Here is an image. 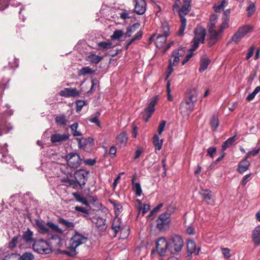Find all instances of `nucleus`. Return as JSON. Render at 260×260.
<instances>
[{
  "label": "nucleus",
  "instance_id": "2eb2a0df",
  "mask_svg": "<svg viewBox=\"0 0 260 260\" xmlns=\"http://www.w3.org/2000/svg\"><path fill=\"white\" fill-rule=\"evenodd\" d=\"M80 94V92L76 88H65L59 92V95L66 98L76 97Z\"/></svg>",
  "mask_w": 260,
  "mask_h": 260
},
{
  "label": "nucleus",
  "instance_id": "aec40b11",
  "mask_svg": "<svg viewBox=\"0 0 260 260\" xmlns=\"http://www.w3.org/2000/svg\"><path fill=\"white\" fill-rule=\"evenodd\" d=\"M121 226V221L120 218L116 217L114 218L112 224L111 226L112 230L114 232L113 236L115 237L118 233V232L120 230Z\"/></svg>",
  "mask_w": 260,
  "mask_h": 260
},
{
  "label": "nucleus",
  "instance_id": "338daca9",
  "mask_svg": "<svg viewBox=\"0 0 260 260\" xmlns=\"http://www.w3.org/2000/svg\"><path fill=\"white\" fill-rule=\"evenodd\" d=\"M149 210V205L148 204H144L142 207H139V214L141 213L142 216H144Z\"/></svg>",
  "mask_w": 260,
  "mask_h": 260
},
{
  "label": "nucleus",
  "instance_id": "603ef678",
  "mask_svg": "<svg viewBox=\"0 0 260 260\" xmlns=\"http://www.w3.org/2000/svg\"><path fill=\"white\" fill-rule=\"evenodd\" d=\"M86 105L85 101L78 100L76 102V110L77 112H79L82 110L83 106Z\"/></svg>",
  "mask_w": 260,
  "mask_h": 260
},
{
  "label": "nucleus",
  "instance_id": "3c124183",
  "mask_svg": "<svg viewBox=\"0 0 260 260\" xmlns=\"http://www.w3.org/2000/svg\"><path fill=\"white\" fill-rule=\"evenodd\" d=\"M94 71L89 67H85L81 69L79 71V75H86L87 74H92Z\"/></svg>",
  "mask_w": 260,
  "mask_h": 260
},
{
  "label": "nucleus",
  "instance_id": "f3484780",
  "mask_svg": "<svg viewBox=\"0 0 260 260\" xmlns=\"http://www.w3.org/2000/svg\"><path fill=\"white\" fill-rule=\"evenodd\" d=\"M91 220L92 222L94 223L96 226L101 231H104L106 229V220L101 217H91Z\"/></svg>",
  "mask_w": 260,
  "mask_h": 260
},
{
  "label": "nucleus",
  "instance_id": "680f3d73",
  "mask_svg": "<svg viewBox=\"0 0 260 260\" xmlns=\"http://www.w3.org/2000/svg\"><path fill=\"white\" fill-rule=\"evenodd\" d=\"M100 115V112H96L94 117H91L89 119V121L91 123L96 124L99 126H100V122L98 119V117Z\"/></svg>",
  "mask_w": 260,
  "mask_h": 260
},
{
  "label": "nucleus",
  "instance_id": "6e6552de",
  "mask_svg": "<svg viewBox=\"0 0 260 260\" xmlns=\"http://www.w3.org/2000/svg\"><path fill=\"white\" fill-rule=\"evenodd\" d=\"M88 171L82 169L78 170L75 172V179L81 187L82 188L85 185L88 178Z\"/></svg>",
  "mask_w": 260,
  "mask_h": 260
},
{
  "label": "nucleus",
  "instance_id": "412c9836",
  "mask_svg": "<svg viewBox=\"0 0 260 260\" xmlns=\"http://www.w3.org/2000/svg\"><path fill=\"white\" fill-rule=\"evenodd\" d=\"M249 166L250 162L247 159V157H246L239 162L237 171L240 174H243L248 169Z\"/></svg>",
  "mask_w": 260,
  "mask_h": 260
},
{
  "label": "nucleus",
  "instance_id": "4be33fe9",
  "mask_svg": "<svg viewBox=\"0 0 260 260\" xmlns=\"http://www.w3.org/2000/svg\"><path fill=\"white\" fill-rule=\"evenodd\" d=\"M222 22L219 25V27L217 28V41L219 40L222 37V32L224 29L229 27V20L226 19H222Z\"/></svg>",
  "mask_w": 260,
  "mask_h": 260
},
{
  "label": "nucleus",
  "instance_id": "7c9ffc66",
  "mask_svg": "<svg viewBox=\"0 0 260 260\" xmlns=\"http://www.w3.org/2000/svg\"><path fill=\"white\" fill-rule=\"evenodd\" d=\"M152 142L155 148L158 150L161 149L163 143V139L160 140L157 134H155L152 138Z\"/></svg>",
  "mask_w": 260,
  "mask_h": 260
},
{
  "label": "nucleus",
  "instance_id": "37998d69",
  "mask_svg": "<svg viewBox=\"0 0 260 260\" xmlns=\"http://www.w3.org/2000/svg\"><path fill=\"white\" fill-rule=\"evenodd\" d=\"M252 27L250 25H244L238 29L239 32L244 37L247 34L250 32Z\"/></svg>",
  "mask_w": 260,
  "mask_h": 260
},
{
  "label": "nucleus",
  "instance_id": "c85d7f7f",
  "mask_svg": "<svg viewBox=\"0 0 260 260\" xmlns=\"http://www.w3.org/2000/svg\"><path fill=\"white\" fill-rule=\"evenodd\" d=\"M75 210L76 212L82 213L81 216H83L84 217L86 218L87 220L91 219V217H89V211L88 209H86L81 206H76L75 207Z\"/></svg>",
  "mask_w": 260,
  "mask_h": 260
},
{
  "label": "nucleus",
  "instance_id": "c03bdc74",
  "mask_svg": "<svg viewBox=\"0 0 260 260\" xmlns=\"http://www.w3.org/2000/svg\"><path fill=\"white\" fill-rule=\"evenodd\" d=\"M99 50H104L112 48V43L110 42H101L98 44Z\"/></svg>",
  "mask_w": 260,
  "mask_h": 260
},
{
  "label": "nucleus",
  "instance_id": "13d9d810",
  "mask_svg": "<svg viewBox=\"0 0 260 260\" xmlns=\"http://www.w3.org/2000/svg\"><path fill=\"white\" fill-rule=\"evenodd\" d=\"M133 188L137 196H140L141 195L142 190L139 183H136L135 184H134Z\"/></svg>",
  "mask_w": 260,
  "mask_h": 260
},
{
  "label": "nucleus",
  "instance_id": "473e14b6",
  "mask_svg": "<svg viewBox=\"0 0 260 260\" xmlns=\"http://www.w3.org/2000/svg\"><path fill=\"white\" fill-rule=\"evenodd\" d=\"M168 37L159 34L156 39L155 44L156 46L158 48L162 47L167 41Z\"/></svg>",
  "mask_w": 260,
  "mask_h": 260
},
{
  "label": "nucleus",
  "instance_id": "9b49d317",
  "mask_svg": "<svg viewBox=\"0 0 260 260\" xmlns=\"http://www.w3.org/2000/svg\"><path fill=\"white\" fill-rule=\"evenodd\" d=\"M87 238L76 232L75 234L71 238L69 245L74 248H77L81 244L85 243L87 241Z\"/></svg>",
  "mask_w": 260,
  "mask_h": 260
},
{
  "label": "nucleus",
  "instance_id": "4468645a",
  "mask_svg": "<svg viewBox=\"0 0 260 260\" xmlns=\"http://www.w3.org/2000/svg\"><path fill=\"white\" fill-rule=\"evenodd\" d=\"M69 134H54L51 136L50 141L53 144L60 143L69 140Z\"/></svg>",
  "mask_w": 260,
  "mask_h": 260
},
{
  "label": "nucleus",
  "instance_id": "bb28decb",
  "mask_svg": "<svg viewBox=\"0 0 260 260\" xmlns=\"http://www.w3.org/2000/svg\"><path fill=\"white\" fill-rule=\"evenodd\" d=\"M210 60L209 59L206 57H202L200 61V67L199 71L200 73L205 71L208 68Z\"/></svg>",
  "mask_w": 260,
  "mask_h": 260
},
{
  "label": "nucleus",
  "instance_id": "39448f33",
  "mask_svg": "<svg viewBox=\"0 0 260 260\" xmlns=\"http://www.w3.org/2000/svg\"><path fill=\"white\" fill-rule=\"evenodd\" d=\"M218 17L216 15L213 14L210 17L209 22L208 23L207 29L210 35L211 40L214 41V43L217 42V29L216 24L217 22Z\"/></svg>",
  "mask_w": 260,
  "mask_h": 260
},
{
  "label": "nucleus",
  "instance_id": "0eeeda50",
  "mask_svg": "<svg viewBox=\"0 0 260 260\" xmlns=\"http://www.w3.org/2000/svg\"><path fill=\"white\" fill-rule=\"evenodd\" d=\"M156 248L160 256H165L167 250L169 251V240L167 241L164 237L159 238L156 243Z\"/></svg>",
  "mask_w": 260,
  "mask_h": 260
},
{
  "label": "nucleus",
  "instance_id": "79ce46f5",
  "mask_svg": "<svg viewBox=\"0 0 260 260\" xmlns=\"http://www.w3.org/2000/svg\"><path fill=\"white\" fill-rule=\"evenodd\" d=\"M142 36V31L141 30L137 31L136 34L134 36V37L131 40V41L126 44L125 46V49L127 50L129 46L135 41L140 40Z\"/></svg>",
  "mask_w": 260,
  "mask_h": 260
},
{
  "label": "nucleus",
  "instance_id": "5701e85b",
  "mask_svg": "<svg viewBox=\"0 0 260 260\" xmlns=\"http://www.w3.org/2000/svg\"><path fill=\"white\" fill-rule=\"evenodd\" d=\"M33 232L31 231L29 229H27V230L23 232L22 238L23 240L26 243L31 244V243H34V240L32 238Z\"/></svg>",
  "mask_w": 260,
  "mask_h": 260
},
{
  "label": "nucleus",
  "instance_id": "a19ab883",
  "mask_svg": "<svg viewBox=\"0 0 260 260\" xmlns=\"http://www.w3.org/2000/svg\"><path fill=\"white\" fill-rule=\"evenodd\" d=\"M0 159L1 161L2 162H5L6 164H10L11 163L13 159V158L7 153H4L3 152L0 153Z\"/></svg>",
  "mask_w": 260,
  "mask_h": 260
},
{
  "label": "nucleus",
  "instance_id": "774afa93",
  "mask_svg": "<svg viewBox=\"0 0 260 260\" xmlns=\"http://www.w3.org/2000/svg\"><path fill=\"white\" fill-rule=\"evenodd\" d=\"M178 53L177 51H174L172 52V56L174 57L173 61L172 62L173 66H176L179 62L180 58L178 57Z\"/></svg>",
  "mask_w": 260,
  "mask_h": 260
},
{
  "label": "nucleus",
  "instance_id": "f704fd0d",
  "mask_svg": "<svg viewBox=\"0 0 260 260\" xmlns=\"http://www.w3.org/2000/svg\"><path fill=\"white\" fill-rule=\"evenodd\" d=\"M140 24L139 23H136L129 26L127 29L125 34V36L127 37H130L132 36V34L137 31L140 27Z\"/></svg>",
  "mask_w": 260,
  "mask_h": 260
},
{
  "label": "nucleus",
  "instance_id": "5fc2aeb1",
  "mask_svg": "<svg viewBox=\"0 0 260 260\" xmlns=\"http://www.w3.org/2000/svg\"><path fill=\"white\" fill-rule=\"evenodd\" d=\"M243 38V36L237 30L232 37L230 42H233L235 43H238Z\"/></svg>",
  "mask_w": 260,
  "mask_h": 260
},
{
  "label": "nucleus",
  "instance_id": "bf43d9fd",
  "mask_svg": "<svg viewBox=\"0 0 260 260\" xmlns=\"http://www.w3.org/2000/svg\"><path fill=\"white\" fill-rule=\"evenodd\" d=\"M11 59L12 61H9V64L11 68L14 69L17 68L18 67V59L16 58L15 57H12L11 58H9L10 60Z\"/></svg>",
  "mask_w": 260,
  "mask_h": 260
},
{
  "label": "nucleus",
  "instance_id": "ea45409f",
  "mask_svg": "<svg viewBox=\"0 0 260 260\" xmlns=\"http://www.w3.org/2000/svg\"><path fill=\"white\" fill-rule=\"evenodd\" d=\"M46 225L52 232L59 234L62 233V230L57 224H54L53 222H47Z\"/></svg>",
  "mask_w": 260,
  "mask_h": 260
},
{
  "label": "nucleus",
  "instance_id": "0e129e2a",
  "mask_svg": "<svg viewBox=\"0 0 260 260\" xmlns=\"http://www.w3.org/2000/svg\"><path fill=\"white\" fill-rule=\"evenodd\" d=\"M248 12L247 15L248 17H251L254 13L255 11V6L253 3L251 4L247 8Z\"/></svg>",
  "mask_w": 260,
  "mask_h": 260
},
{
  "label": "nucleus",
  "instance_id": "ddd939ff",
  "mask_svg": "<svg viewBox=\"0 0 260 260\" xmlns=\"http://www.w3.org/2000/svg\"><path fill=\"white\" fill-rule=\"evenodd\" d=\"M200 194L204 201L210 205H214V199L212 192L209 189H202Z\"/></svg>",
  "mask_w": 260,
  "mask_h": 260
},
{
  "label": "nucleus",
  "instance_id": "864d4df0",
  "mask_svg": "<svg viewBox=\"0 0 260 260\" xmlns=\"http://www.w3.org/2000/svg\"><path fill=\"white\" fill-rule=\"evenodd\" d=\"M76 248H74L73 246H71V245H70V246L68 248V249L64 251V253L70 256L74 257L77 254V252L76 250Z\"/></svg>",
  "mask_w": 260,
  "mask_h": 260
},
{
  "label": "nucleus",
  "instance_id": "09e8293b",
  "mask_svg": "<svg viewBox=\"0 0 260 260\" xmlns=\"http://www.w3.org/2000/svg\"><path fill=\"white\" fill-rule=\"evenodd\" d=\"M78 127V124L77 123H74L70 126L72 135L75 137L81 136L82 135L80 131L77 130Z\"/></svg>",
  "mask_w": 260,
  "mask_h": 260
},
{
  "label": "nucleus",
  "instance_id": "20e7f679",
  "mask_svg": "<svg viewBox=\"0 0 260 260\" xmlns=\"http://www.w3.org/2000/svg\"><path fill=\"white\" fill-rule=\"evenodd\" d=\"M170 223V214L165 212L159 215L156 220V227L160 232H164L169 229Z\"/></svg>",
  "mask_w": 260,
  "mask_h": 260
},
{
  "label": "nucleus",
  "instance_id": "c9c22d12",
  "mask_svg": "<svg viewBox=\"0 0 260 260\" xmlns=\"http://www.w3.org/2000/svg\"><path fill=\"white\" fill-rule=\"evenodd\" d=\"M191 10V7L187 6V5H183L182 8L179 10V15L180 20L182 18H185V16Z\"/></svg>",
  "mask_w": 260,
  "mask_h": 260
},
{
  "label": "nucleus",
  "instance_id": "72a5a7b5",
  "mask_svg": "<svg viewBox=\"0 0 260 260\" xmlns=\"http://www.w3.org/2000/svg\"><path fill=\"white\" fill-rule=\"evenodd\" d=\"M36 225L38 228V231L39 232L42 234H48L49 232V230L48 228V226H46V224L37 220L36 221Z\"/></svg>",
  "mask_w": 260,
  "mask_h": 260
},
{
  "label": "nucleus",
  "instance_id": "b1692460",
  "mask_svg": "<svg viewBox=\"0 0 260 260\" xmlns=\"http://www.w3.org/2000/svg\"><path fill=\"white\" fill-rule=\"evenodd\" d=\"M198 92L197 89L196 88H190L188 91L184 98L196 102L198 100Z\"/></svg>",
  "mask_w": 260,
  "mask_h": 260
},
{
  "label": "nucleus",
  "instance_id": "a878e982",
  "mask_svg": "<svg viewBox=\"0 0 260 260\" xmlns=\"http://www.w3.org/2000/svg\"><path fill=\"white\" fill-rule=\"evenodd\" d=\"M187 249L188 252L191 254L194 253L195 255H198L199 253L200 248H196V244L193 240H189L187 243Z\"/></svg>",
  "mask_w": 260,
  "mask_h": 260
},
{
  "label": "nucleus",
  "instance_id": "dca6fc26",
  "mask_svg": "<svg viewBox=\"0 0 260 260\" xmlns=\"http://www.w3.org/2000/svg\"><path fill=\"white\" fill-rule=\"evenodd\" d=\"M12 128L9 123H7L3 114H0V136H2L4 133H8Z\"/></svg>",
  "mask_w": 260,
  "mask_h": 260
},
{
  "label": "nucleus",
  "instance_id": "cd10ccee",
  "mask_svg": "<svg viewBox=\"0 0 260 260\" xmlns=\"http://www.w3.org/2000/svg\"><path fill=\"white\" fill-rule=\"evenodd\" d=\"M55 123L60 126H63L67 125L68 120L64 114H61L56 116L55 118Z\"/></svg>",
  "mask_w": 260,
  "mask_h": 260
},
{
  "label": "nucleus",
  "instance_id": "e2e57ef3",
  "mask_svg": "<svg viewBox=\"0 0 260 260\" xmlns=\"http://www.w3.org/2000/svg\"><path fill=\"white\" fill-rule=\"evenodd\" d=\"M123 32L122 30H115L113 35L111 36V38L113 40L119 39L123 36Z\"/></svg>",
  "mask_w": 260,
  "mask_h": 260
},
{
  "label": "nucleus",
  "instance_id": "7ed1b4c3",
  "mask_svg": "<svg viewBox=\"0 0 260 260\" xmlns=\"http://www.w3.org/2000/svg\"><path fill=\"white\" fill-rule=\"evenodd\" d=\"M32 248L34 251L42 254H49L52 252V248L49 243L42 239L35 240Z\"/></svg>",
  "mask_w": 260,
  "mask_h": 260
},
{
  "label": "nucleus",
  "instance_id": "9d476101",
  "mask_svg": "<svg viewBox=\"0 0 260 260\" xmlns=\"http://www.w3.org/2000/svg\"><path fill=\"white\" fill-rule=\"evenodd\" d=\"M158 101V95H155L149 102L147 107L145 109L146 116L143 115V118L145 122L148 121L155 110V106Z\"/></svg>",
  "mask_w": 260,
  "mask_h": 260
},
{
  "label": "nucleus",
  "instance_id": "69168bd1",
  "mask_svg": "<svg viewBox=\"0 0 260 260\" xmlns=\"http://www.w3.org/2000/svg\"><path fill=\"white\" fill-rule=\"evenodd\" d=\"M194 50H191V47L189 49L188 53L185 56V58L183 60L182 62V65H184L186 62H187L191 57L193 56V51Z\"/></svg>",
  "mask_w": 260,
  "mask_h": 260
},
{
  "label": "nucleus",
  "instance_id": "f257e3e1",
  "mask_svg": "<svg viewBox=\"0 0 260 260\" xmlns=\"http://www.w3.org/2000/svg\"><path fill=\"white\" fill-rule=\"evenodd\" d=\"M169 240V252L173 255L180 252L184 245L182 237L179 235H174L170 237Z\"/></svg>",
  "mask_w": 260,
  "mask_h": 260
},
{
  "label": "nucleus",
  "instance_id": "052dcab7",
  "mask_svg": "<svg viewBox=\"0 0 260 260\" xmlns=\"http://www.w3.org/2000/svg\"><path fill=\"white\" fill-rule=\"evenodd\" d=\"M21 260H32L34 259V256L30 252H25L20 257Z\"/></svg>",
  "mask_w": 260,
  "mask_h": 260
},
{
  "label": "nucleus",
  "instance_id": "4c0bfd02",
  "mask_svg": "<svg viewBox=\"0 0 260 260\" xmlns=\"http://www.w3.org/2000/svg\"><path fill=\"white\" fill-rule=\"evenodd\" d=\"M236 141V136L232 137L226 140L222 145V150L224 151L231 147Z\"/></svg>",
  "mask_w": 260,
  "mask_h": 260
},
{
  "label": "nucleus",
  "instance_id": "8fccbe9b",
  "mask_svg": "<svg viewBox=\"0 0 260 260\" xmlns=\"http://www.w3.org/2000/svg\"><path fill=\"white\" fill-rule=\"evenodd\" d=\"M181 22V26L180 27L179 30L178 31L177 35L178 36H181L184 34V31L185 29L187 20L186 18H182V20H180Z\"/></svg>",
  "mask_w": 260,
  "mask_h": 260
},
{
  "label": "nucleus",
  "instance_id": "4d7b16f0",
  "mask_svg": "<svg viewBox=\"0 0 260 260\" xmlns=\"http://www.w3.org/2000/svg\"><path fill=\"white\" fill-rule=\"evenodd\" d=\"M9 4L13 6L14 4L11 3L10 0H0V10H4L8 6Z\"/></svg>",
  "mask_w": 260,
  "mask_h": 260
},
{
  "label": "nucleus",
  "instance_id": "a211bd4d",
  "mask_svg": "<svg viewBox=\"0 0 260 260\" xmlns=\"http://www.w3.org/2000/svg\"><path fill=\"white\" fill-rule=\"evenodd\" d=\"M128 140L127 135L126 132H123L118 135L116 138V144L120 147H124Z\"/></svg>",
  "mask_w": 260,
  "mask_h": 260
},
{
  "label": "nucleus",
  "instance_id": "49530a36",
  "mask_svg": "<svg viewBox=\"0 0 260 260\" xmlns=\"http://www.w3.org/2000/svg\"><path fill=\"white\" fill-rule=\"evenodd\" d=\"M161 34V35H165L167 37H168L170 35V27L167 22H164L162 23L161 27H160Z\"/></svg>",
  "mask_w": 260,
  "mask_h": 260
},
{
  "label": "nucleus",
  "instance_id": "393cba45",
  "mask_svg": "<svg viewBox=\"0 0 260 260\" xmlns=\"http://www.w3.org/2000/svg\"><path fill=\"white\" fill-rule=\"evenodd\" d=\"M252 240L256 246L260 245V226H256L252 235Z\"/></svg>",
  "mask_w": 260,
  "mask_h": 260
},
{
  "label": "nucleus",
  "instance_id": "6ab92c4d",
  "mask_svg": "<svg viewBox=\"0 0 260 260\" xmlns=\"http://www.w3.org/2000/svg\"><path fill=\"white\" fill-rule=\"evenodd\" d=\"M196 103V102L184 98L181 103V108L185 109L188 113H191L194 109Z\"/></svg>",
  "mask_w": 260,
  "mask_h": 260
},
{
  "label": "nucleus",
  "instance_id": "2f4dec72",
  "mask_svg": "<svg viewBox=\"0 0 260 260\" xmlns=\"http://www.w3.org/2000/svg\"><path fill=\"white\" fill-rule=\"evenodd\" d=\"M61 182L64 183L66 185L71 186L73 188H76L79 185L77 181L75 180L70 179L68 177L63 178L61 179Z\"/></svg>",
  "mask_w": 260,
  "mask_h": 260
},
{
  "label": "nucleus",
  "instance_id": "58836bf2",
  "mask_svg": "<svg viewBox=\"0 0 260 260\" xmlns=\"http://www.w3.org/2000/svg\"><path fill=\"white\" fill-rule=\"evenodd\" d=\"M58 222L67 229H73L75 226V224L74 222L69 221L62 218H59Z\"/></svg>",
  "mask_w": 260,
  "mask_h": 260
},
{
  "label": "nucleus",
  "instance_id": "de8ad7c7",
  "mask_svg": "<svg viewBox=\"0 0 260 260\" xmlns=\"http://www.w3.org/2000/svg\"><path fill=\"white\" fill-rule=\"evenodd\" d=\"M210 124L213 131H215L219 126V120L215 115H213L210 120Z\"/></svg>",
  "mask_w": 260,
  "mask_h": 260
},
{
  "label": "nucleus",
  "instance_id": "a18cd8bd",
  "mask_svg": "<svg viewBox=\"0 0 260 260\" xmlns=\"http://www.w3.org/2000/svg\"><path fill=\"white\" fill-rule=\"evenodd\" d=\"M88 60L92 63H98L102 60L103 57L95 54L91 53L88 56Z\"/></svg>",
  "mask_w": 260,
  "mask_h": 260
},
{
  "label": "nucleus",
  "instance_id": "c756f323",
  "mask_svg": "<svg viewBox=\"0 0 260 260\" xmlns=\"http://www.w3.org/2000/svg\"><path fill=\"white\" fill-rule=\"evenodd\" d=\"M228 3L226 0H223L220 3L215 4L213 9L215 12L220 13L228 6Z\"/></svg>",
  "mask_w": 260,
  "mask_h": 260
},
{
  "label": "nucleus",
  "instance_id": "1a4fd4ad",
  "mask_svg": "<svg viewBox=\"0 0 260 260\" xmlns=\"http://www.w3.org/2000/svg\"><path fill=\"white\" fill-rule=\"evenodd\" d=\"M158 101V95H155L149 102L147 107L145 109L146 116L143 115V118L145 122L148 121L155 110V106Z\"/></svg>",
  "mask_w": 260,
  "mask_h": 260
},
{
  "label": "nucleus",
  "instance_id": "f8f14e48",
  "mask_svg": "<svg viewBox=\"0 0 260 260\" xmlns=\"http://www.w3.org/2000/svg\"><path fill=\"white\" fill-rule=\"evenodd\" d=\"M134 12L138 15H143L146 10V3L145 0H134Z\"/></svg>",
  "mask_w": 260,
  "mask_h": 260
},
{
  "label": "nucleus",
  "instance_id": "423d86ee",
  "mask_svg": "<svg viewBox=\"0 0 260 260\" xmlns=\"http://www.w3.org/2000/svg\"><path fill=\"white\" fill-rule=\"evenodd\" d=\"M68 166L72 169H76L79 167L83 159L80 155L76 152H70L65 156Z\"/></svg>",
  "mask_w": 260,
  "mask_h": 260
},
{
  "label": "nucleus",
  "instance_id": "f03ea898",
  "mask_svg": "<svg viewBox=\"0 0 260 260\" xmlns=\"http://www.w3.org/2000/svg\"><path fill=\"white\" fill-rule=\"evenodd\" d=\"M194 37L191 45V50H195L199 47L200 43H204L206 35V29L202 26L198 25L194 30Z\"/></svg>",
  "mask_w": 260,
  "mask_h": 260
},
{
  "label": "nucleus",
  "instance_id": "e433bc0d",
  "mask_svg": "<svg viewBox=\"0 0 260 260\" xmlns=\"http://www.w3.org/2000/svg\"><path fill=\"white\" fill-rule=\"evenodd\" d=\"M73 196L76 200L79 202L82 203L83 204L88 206L89 203L86 198H84L79 192H75L73 193Z\"/></svg>",
  "mask_w": 260,
  "mask_h": 260
},
{
  "label": "nucleus",
  "instance_id": "6e6d98bb",
  "mask_svg": "<svg viewBox=\"0 0 260 260\" xmlns=\"http://www.w3.org/2000/svg\"><path fill=\"white\" fill-rule=\"evenodd\" d=\"M60 171L66 175L68 177H71L72 175V173L70 171L69 168L66 167L65 165L61 166L60 167Z\"/></svg>",
  "mask_w": 260,
  "mask_h": 260
}]
</instances>
